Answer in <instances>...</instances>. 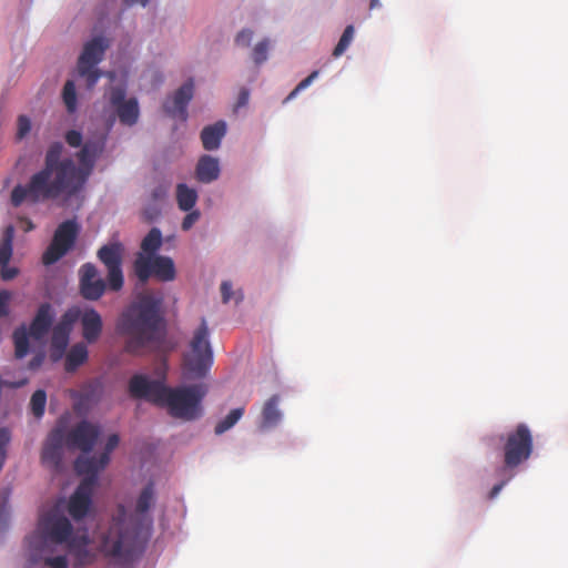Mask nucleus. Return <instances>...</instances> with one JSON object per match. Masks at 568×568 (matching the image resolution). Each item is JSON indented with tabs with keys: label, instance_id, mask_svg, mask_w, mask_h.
<instances>
[{
	"label": "nucleus",
	"instance_id": "nucleus-33",
	"mask_svg": "<svg viewBox=\"0 0 568 568\" xmlns=\"http://www.w3.org/2000/svg\"><path fill=\"white\" fill-rule=\"evenodd\" d=\"M243 414H244V407H237V408L232 409L225 416V418H223L222 420H220L216 424L215 429H214L215 434L222 435L223 433H225L226 430L232 428L242 418Z\"/></svg>",
	"mask_w": 568,
	"mask_h": 568
},
{
	"label": "nucleus",
	"instance_id": "nucleus-23",
	"mask_svg": "<svg viewBox=\"0 0 568 568\" xmlns=\"http://www.w3.org/2000/svg\"><path fill=\"white\" fill-rule=\"evenodd\" d=\"M91 540L87 530L75 534L67 544L69 551L74 556L77 566H87L94 561V555L89 550Z\"/></svg>",
	"mask_w": 568,
	"mask_h": 568
},
{
	"label": "nucleus",
	"instance_id": "nucleus-24",
	"mask_svg": "<svg viewBox=\"0 0 568 568\" xmlns=\"http://www.w3.org/2000/svg\"><path fill=\"white\" fill-rule=\"evenodd\" d=\"M225 133L226 124L224 121H217L212 125L205 126L201 132V141L203 148L207 151L219 149Z\"/></svg>",
	"mask_w": 568,
	"mask_h": 568
},
{
	"label": "nucleus",
	"instance_id": "nucleus-48",
	"mask_svg": "<svg viewBox=\"0 0 568 568\" xmlns=\"http://www.w3.org/2000/svg\"><path fill=\"white\" fill-rule=\"evenodd\" d=\"M169 192V187L160 185L152 191V199L155 201L163 200Z\"/></svg>",
	"mask_w": 568,
	"mask_h": 568
},
{
	"label": "nucleus",
	"instance_id": "nucleus-21",
	"mask_svg": "<svg viewBox=\"0 0 568 568\" xmlns=\"http://www.w3.org/2000/svg\"><path fill=\"white\" fill-rule=\"evenodd\" d=\"M54 316L52 305L47 302L42 303L30 323V336L36 341H42L52 328Z\"/></svg>",
	"mask_w": 568,
	"mask_h": 568
},
{
	"label": "nucleus",
	"instance_id": "nucleus-1",
	"mask_svg": "<svg viewBox=\"0 0 568 568\" xmlns=\"http://www.w3.org/2000/svg\"><path fill=\"white\" fill-rule=\"evenodd\" d=\"M105 144L106 134L87 140L77 153L80 163L77 165L71 158L61 159L63 144L53 142L45 152L43 168L33 173L28 183L12 189L11 204L19 207L24 202L39 204L61 196H75L84 189Z\"/></svg>",
	"mask_w": 568,
	"mask_h": 568
},
{
	"label": "nucleus",
	"instance_id": "nucleus-6",
	"mask_svg": "<svg viewBox=\"0 0 568 568\" xmlns=\"http://www.w3.org/2000/svg\"><path fill=\"white\" fill-rule=\"evenodd\" d=\"M139 531L130 530L121 518H113L101 541L102 551L110 557L130 558L139 547Z\"/></svg>",
	"mask_w": 568,
	"mask_h": 568
},
{
	"label": "nucleus",
	"instance_id": "nucleus-37",
	"mask_svg": "<svg viewBox=\"0 0 568 568\" xmlns=\"http://www.w3.org/2000/svg\"><path fill=\"white\" fill-rule=\"evenodd\" d=\"M270 45L271 42L268 39H263L254 45L252 50V59L256 65H260L267 60Z\"/></svg>",
	"mask_w": 568,
	"mask_h": 568
},
{
	"label": "nucleus",
	"instance_id": "nucleus-42",
	"mask_svg": "<svg viewBox=\"0 0 568 568\" xmlns=\"http://www.w3.org/2000/svg\"><path fill=\"white\" fill-rule=\"evenodd\" d=\"M44 565L50 568H68V559L65 556H55V557H47L44 559Z\"/></svg>",
	"mask_w": 568,
	"mask_h": 568
},
{
	"label": "nucleus",
	"instance_id": "nucleus-9",
	"mask_svg": "<svg viewBox=\"0 0 568 568\" xmlns=\"http://www.w3.org/2000/svg\"><path fill=\"white\" fill-rule=\"evenodd\" d=\"M134 273L141 283H146L151 276L162 282L175 278L173 260L163 255L144 256L139 254L134 261Z\"/></svg>",
	"mask_w": 568,
	"mask_h": 568
},
{
	"label": "nucleus",
	"instance_id": "nucleus-22",
	"mask_svg": "<svg viewBox=\"0 0 568 568\" xmlns=\"http://www.w3.org/2000/svg\"><path fill=\"white\" fill-rule=\"evenodd\" d=\"M78 321L81 323L83 339L89 344L95 343L100 338L103 329V322L99 312L93 307L81 310V315Z\"/></svg>",
	"mask_w": 568,
	"mask_h": 568
},
{
	"label": "nucleus",
	"instance_id": "nucleus-26",
	"mask_svg": "<svg viewBox=\"0 0 568 568\" xmlns=\"http://www.w3.org/2000/svg\"><path fill=\"white\" fill-rule=\"evenodd\" d=\"M278 395H273L266 400L262 410V422L260 425L261 429L265 430L273 428L280 423L282 413L278 409Z\"/></svg>",
	"mask_w": 568,
	"mask_h": 568
},
{
	"label": "nucleus",
	"instance_id": "nucleus-28",
	"mask_svg": "<svg viewBox=\"0 0 568 568\" xmlns=\"http://www.w3.org/2000/svg\"><path fill=\"white\" fill-rule=\"evenodd\" d=\"M197 200V193L194 189H190L186 184L180 183L176 186V201L182 211L193 209Z\"/></svg>",
	"mask_w": 568,
	"mask_h": 568
},
{
	"label": "nucleus",
	"instance_id": "nucleus-46",
	"mask_svg": "<svg viewBox=\"0 0 568 568\" xmlns=\"http://www.w3.org/2000/svg\"><path fill=\"white\" fill-rule=\"evenodd\" d=\"M0 275L2 280L10 281L18 275V268L17 267H10L7 265L1 266Z\"/></svg>",
	"mask_w": 568,
	"mask_h": 568
},
{
	"label": "nucleus",
	"instance_id": "nucleus-38",
	"mask_svg": "<svg viewBox=\"0 0 568 568\" xmlns=\"http://www.w3.org/2000/svg\"><path fill=\"white\" fill-rule=\"evenodd\" d=\"M320 72L317 70L311 72L308 77H306L304 80H302L295 89L286 97L284 102H287L290 100H293L301 91L306 89L311 83L318 77Z\"/></svg>",
	"mask_w": 568,
	"mask_h": 568
},
{
	"label": "nucleus",
	"instance_id": "nucleus-14",
	"mask_svg": "<svg viewBox=\"0 0 568 568\" xmlns=\"http://www.w3.org/2000/svg\"><path fill=\"white\" fill-rule=\"evenodd\" d=\"M81 315V308L78 306L69 307L60 317L59 322L52 327L51 335V349L52 354L60 357L70 339L73 325L78 322Z\"/></svg>",
	"mask_w": 568,
	"mask_h": 568
},
{
	"label": "nucleus",
	"instance_id": "nucleus-27",
	"mask_svg": "<svg viewBox=\"0 0 568 568\" xmlns=\"http://www.w3.org/2000/svg\"><path fill=\"white\" fill-rule=\"evenodd\" d=\"M88 354V347L83 342L74 344L67 354L65 371L69 373L77 371L79 366L87 362Z\"/></svg>",
	"mask_w": 568,
	"mask_h": 568
},
{
	"label": "nucleus",
	"instance_id": "nucleus-10",
	"mask_svg": "<svg viewBox=\"0 0 568 568\" xmlns=\"http://www.w3.org/2000/svg\"><path fill=\"white\" fill-rule=\"evenodd\" d=\"M39 531L44 540L57 545H67L75 536L70 520L57 508L40 517Z\"/></svg>",
	"mask_w": 568,
	"mask_h": 568
},
{
	"label": "nucleus",
	"instance_id": "nucleus-12",
	"mask_svg": "<svg viewBox=\"0 0 568 568\" xmlns=\"http://www.w3.org/2000/svg\"><path fill=\"white\" fill-rule=\"evenodd\" d=\"M84 478L70 496L68 513L74 520L83 519L92 505L93 488L98 481V475L82 474Z\"/></svg>",
	"mask_w": 568,
	"mask_h": 568
},
{
	"label": "nucleus",
	"instance_id": "nucleus-25",
	"mask_svg": "<svg viewBox=\"0 0 568 568\" xmlns=\"http://www.w3.org/2000/svg\"><path fill=\"white\" fill-rule=\"evenodd\" d=\"M196 179L202 183H211L220 175V164L217 159L211 155L200 158L196 165Z\"/></svg>",
	"mask_w": 568,
	"mask_h": 568
},
{
	"label": "nucleus",
	"instance_id": "nucleus-2",
	"mask_svg": "<svg viewBox=\"0 0 568 568\" xmlns=\"http://www.w3.org/2000/svg\"><path fill=\"white\" fill-rule=\"evenodd\" d=\"M161 293H144L122 312L116 323V332L126 337L125 351L139 354L144 348L159 347L166 329L161 314Z\"/></svg>",
	"mask_w": 568,
	"mask_h": 568
},
{
	"label": "nucleus",
	"instance_id": "nucleus-4",
	"mask_svg": "<svg viewBox=\"0 0 568 568\" xmlns=\"http://www.w3.org/2000/svg\"><path fill=\"white\" fill-rule=\"evenodd\" d=\"M504 440V466L500 471L515 470L530 458L534 449L532 434L526 424H518L515 429L500 437Z\"/></svg>",
	"mask_w": 568,
	"mask_h": 568
},
{
	"label": "nucleus",
	"instance_id": "nucleus-44",
	"mask_svg": "<svg viewBox=\"0 0 568 568\" xmlns=\"http://www.w3.org/2000/svg\"><path fill=\"white\" fill-rule=\"evenodd\" d=\"M65 142L71 148H79L82 144V134L77 130H70L65 133Z\"/></svg>",
	"mask_w": 568,
	"mask_h": 568
},
{
	"label": "nucleus",
	"instance_id": "nucleus-20",
	"mask_svg": "<svg viewBox=\"0 0 568 568\" xmlns=\"http://www.w3.org/2000/svg\"><path fill=\"white\" fill-rule=\"evenodd\" d=\"M63 444H65L63 430L61 428L53 429L42 448V463L50 467L58 468L62 460Z\"/></svg>",
	"mask_w": 568,
	"mask_h": 568
},
{
	"label": "nucleus",
	"instance_id": "nucleus-30",
	"mask_svg": "<svg viewBox=\"0 0 568 568\" xmlns=\"http://www.w3.org/2000/svg\"><path fill=\"white\" fill-rule=\"evenodd\" d=\"M162 245V233L158 227H152L141 242V250L144 256H155V252Z\"/></svg>",
	"mask_w": 568,
	"mask_h": 568
},
{
	"label": "nucleus",
	"instance_id": "nucleus-51",
	"mask_svg": "<svg viewBox=\"0 0 568 568\" xmlns=\"http://www.w3.org/2000/svg\"><path fill=\"white\" fill-rule=\"evenodd\" d=\"M42 362V357L40 356H37L34 357L30 363H29V368L30 369H36Z\"/></svg>",
	"mask_w": 568,
	"mask_h": 568
},
{
	"label": "nucleus",
	"instance_id": "nucleus-50",
	"mask_svg": "<svg viewBox=\"0 0 568 568\" xmlns=\"http://www.w3.org/2000/svg\"><path fill=\"white\" fill-rule=\"evenodd\" d=\"M20 221L24 224V232H30L36 227L33 222L28 217H22Z\"/></svg>",
	"mask_w": 568,
	"mask_h": 568
},
{
	"label": "nucleus",
	"instance_id": "nucleus-39",
	"mask_svg": "<svg viewBox=\"0 0 568 568\" xmlns=\"http://www.w3.org/2000/svg\"><path fill=\"white\" fill-rule=\"evenodd\" d=\"M500 474L505 475L506 478L503 479L500 483L496 484L489 491L488 494V498L489 499H494L498 496V494L501 491V489L505 487V485L515 476V471L513 470H506V471H500Z\"/></svg>",
	"mask_w": 568,
	"mask_h": 568
},
{
	"label": "nucleus",
	"instance_id": "nucleus-49",
	"mask_svg": "<svg viewBox=\"0 0 568 568\" xmlns=\"http://www.w3.org/2000/svg\"><path fill=\"white\" fill-rule=\"evenodd\" d=\"M250 98V91L245 88L241 89L236 102L237 108H242L247 104Z\"/></svg>",
	"mask_w": 568,
	"mask_h": 568
},
{
	"label": "nucleus",
	"instance_id": "nucleus-11",
	"mask_svg": "<svg viewBox=\"0 0 568 568\" xmlns=\"http://www.w3.org/2000/svg\"><path fill=\"white\" fill-rule=\"evenodd\" d=\"M122 252L123 247L120 243L103 245L98 251L99 260L108 268V285L113 292H118L123 287L124 278L122 272Z\"/></svg>",
	"mask_w": 568,
	"mask_h": 568
},
{
	"label": "nucleus",
	"instance_id": "nucleus-31",
	"mask_svg": "<svg viewBox=\"0 0 568 568\" xmlns=\"http://www.w3.org/2000/svg\"><path fill=\"white\" fill-rule=\"evenodd\" d=\"M30 331L24 325L17 327L12 334L14 354L17 358H23L29 352Z\"/></svg>",
	"mask_w": 568,
	"mask_h": 568
},
{
	"label": "nucleus",
	"instance_id": "nucleus-47",
	"mask_svg": "<svg viewBox=\"0 0 568 568\" xmlns=\"http://www.w3.org/2000/svg\"><path fill=\"white\" fill-rule=\"evenodd\" d=\"M221 294L223 303H229L232 297V284L230 282H223L221 284Z\"/></svg>",
	"mask_w": 568,
	"mask_h": 568
},
{
	"label": "nucleus",
	"instance_id": "nucleus-53",
	"mask_svg": "<svg viewBox=\"0 0 568 568\" xmlns=\"http://www.w3.org/2000/svg\"><path fill=\"white\" fill-rule=\"evenodd\" d=\"M381 6L379 0H371L369 1V9H375Z\"/></svg>",
	"mask_w": 568,
	"mask_h": 568
},
{
	"label": "nucleus",
	"instance_id": "nucleus-40",
	"mask_svg": "<svg viewBox=\"0 0 568 568\" xmlns=\"http://www.w3.org/2000/svg\"><path fill=\"white\" fill-rule=\"evenodd\" d=\"M31 130V121L27 115H20L18 118V131L17 138L23 139Z\"/></svg>",
	"mask_w": 568,
	"mask_h": 568
},
{
	"label": "nucleus",
	"instance_id": "nucleus-32",
	"mask_svg": "<svg viewBox=\"0 0 568 568\" xmlns=\"http://www.w3.org/2000/svg\"><path fill=\"white\" fill-rule=\"evenodd\" d=\"M154 503V487L153 484H148L142 491L140 493L136 505L135 513L139 515L145 514Z\"/></svg>",
	"mask_w": 568,
	"mask_h": 568
},
{
	"label": "nucleus",
	"instance_id": "nucleus-35",
	"mask_svg": "<svg viewBox=\"0 0 568 568\" xmlns=\"http://www.w3.org/2000/svg\"><path fill=\"white\" fill-rule=\"evenodd\" d=\"M354 33H355V29L352 24H349L345 28L342 37L339 38L338 43L336 44V47L333 50L334 58L341 57L347 50V48L349 47V44L353 41Z\"/></svg>",
	"mask_w": 568,
	"mask_h": 568
},
{
	"label": "nucleus",
	"instance_id": "nucleus-45",
	"mask_svg": "<svg viewBox=\"0 0 568 568\" xmlns=\"http://www.w3.org/2000/svg\"><path fill=\"white\" fill-rule=\"evenodd\" d=\"M200 213L197 211L190 212L185 215V217L182 221V230L187 231L190 230L194 223L199 220Z\"/></svg>",
	"mask_w": 568,
	"mask_h": 568
},
{
	"label": "nucleus",
	"instance_id": "nucleus-15",
	"mask_svg": "<svg viewBox=\"0 0 568 568\" xmlns=\"http://www.w3.org/2000/svg\"><path fill=\"white\" fill-rule=\"evenodd\" d=\"M125 95L126 92L123 88L114 87L110 90L109 101L120 123L132 126L139 120V104L135 98L125 99Z\"/></svg>",
	"mask_w": 568,
	"mask_h": 568
},
{
	"label": "nucleus",
	"instance_id": "nucleus-8",
	"mask_svg": "<svg viewBox=\"0 0 568 568\" xmlns=\"http://www.w3.org/2000/svg\"><path fill=\"white\" fill-rule=\"evenodd\" d=\"M80 225L73 220H67L57 227L50 245L42 255L44 265H52L63 257L74 245Z\"/></svg>",
	"mask_w": 568,
	"mask_h": 568
},
{
	"label": "nucleus",
	"instance_id": "nucleus-34",
	"mask_svg": "<svg viewBox=\"0 0 568 568\" xmlns=\"http://www.w3.org/2000/svg\"><path fill=\"white\" fill-rule=\"evenodd\" d=\"M62 99L69 113L77 110V91L73 81L68 80L62 90Z\"/></svg>",
	"mask_w": 568,
	"mask_h": 568
},
{
	"label": "nucleus",
	"instance_id": "nucleus-41",
	"mask_svg": "<svg viewBox=\"0 0 568 568\" xmlns=\"http://www.w3.org/2000/svg\"><path fill=\"white\" fill-rule=\"evenodd\" d=\"M253 39V31L251 29L241 30L235 37V44L239 47L247 48Z\"/></svg>",
	"mask_w": 568,
	"mask_h": 568
},
{
	"label": "nucleus",
	"instance_id": "nucleus-36",
	"mask_svg": "<svg viewBox=\"0 0 568 568\" xmlns=\"http://www.w3.org/2000/svg\"><path fill=\"white\" fill-rule=\"evenodd\" d=\"M47 402V394L42 389L36 390L30 400L31 412L36 417H41L44 414Z\"/></svg>",
	"mask_w": 568,
	"mask_h": 568
},
{
	"label": "nucleus",
	"instance_id": "nucleus-3",
	"mask_svg": "<svg viewBox=\"0 0 568 568\" xmlns=\"http://www.w3.org/2000/svg\"><path fill=\"white\" fill-rule=\"evenodd\" d=\"M206 393L207 387L203 384L165 386L160 406L165 407L174 418L186 422L195 420L203 414L202 400Z\"/></svg>",
	"mask_w": 568,
	"mask_h": 568
},
{
	"label": "nucleus",
	"instance_id": "nucleus-17",
	"mask_svg": "<svg viewBox=\"0 0 568 568\" xmlns=\"http://www.w3.org/2000/svg\"><path fill=\"white\" fill-rule=\"evenodd\" d=\"M194 93V83L192 79H189L183 83L173 94L163 103L164 112L173 118L179 119L182 122L187 120V104L192 100Z\"/></svg>",
	"mask_w": 568,
	"mask_h": 568
},
{
	"label": "nucleus",
	"instance_id": "nucleus-19",
	"mask_svg": "<svg viewBox=\"0 0 568 568\" xmlns=\"http://www.w3.org/2000/svg\"><path fill=\"white\" fill-rule=\"evenodd\" d=\"M80 293L88 301L99 300L105 292V282L98 276V270L92 263L83 264L79 270Z\"/></svg>",
	"mask_w": 568,
	"mask_h": 568
},
{
	"label": "nucleus",
	"instance_id": "nucleus-7",
	"mask_svg": "<svg viewBox=\"0 0 568 568\" xmlns=\"http://www.w3.org/2000/svg\"><path fill=\"white\" fill-rule=\"evenodd\" d=\"M108 48L109 43L102 37L93 38L83 47L78 59V72L80 77L85 78L88 89H92L101 77L97 65L103 59Z\"/></svg>",
	"mask_w": 568,
	"mask_h": 568
},
{
	"label": "nucleus",
	"instance_id": "nucleus-5",
	"mask_svg": "<svg viewBox=\"0 0 568 568\" xmlns=\"http://www.w3.org/2000/svg\"><path fill=\"white\" fill-rule=\"evenodd\" d=\"M213 364V352L209 342V327L205 318L194 331L190 351L184 355V366L193 377H203Z\"/></svg>",
	"mask_w": 568,
	"mask_h": 568
},
{
	"label": "nucleus",
	"instance_id": "nucleus-16",
	"mask_svg": "<svg viewBox=\"0 0 568 568\" xmlns=\"http://www.w3.org/2000/svg\"><path fill=\"white\" fill-rule=\"evenodd\" d=\"M120 443V437L112 434L108 437L103 453L97 456H79L74 462V470L78 474L98 475L110 462V454Z\"/></svg>",
	"mask_w": 568,
	"mask_h": 568
},
{
	"label": "nucleus",
	"instance_id": "nucleus-18",
	"mask_svg": "<svg viewBox=\"0 0 568 568\" xmlns=\"http://www.w3.org/2000/svg\"><path fill=\"white\" fill-rule=\"evenodd\" d=\"M165 385L151 381L145 375H133L129 382V393L133 398H143L160 406Z\"/></svg>",
	"mask_w": 568,
	"mask_h": 568
},
{
	"label": "nucleus",
	"instance_id": "nucleus-13",
	"mask_svg": "<svg viewBox=\"0 0 568 568\" xmlns=\"http://www.w3.org/2000/svg\"><path fill=\"white\" fill-rule=\"evenodd\" d=\"M101 428L98 424L88 420H81L72 427L65 436V445L70 449H79L87 456L92 452L99 437Z\"/></svg>",
	"mask_w": 568,
	"mask_h": 568
},
{
	"label": "nucleus",
	"instance_id": "nucleus-29",
	"mask_svg": "<svg viewBox=\"0 0 568 568\" xmlns=\"http://www.w3.org/2000/svg\"><path fill=\"white\" fill-rule=\"evenodd\" d=\"M13 239L14 227L13 225H8L3 230L0 240V266L7 265L12 256Z\"/></svg>",
	"mask_w": 568,
	"mask_h": 568
},
{
	"label": "nucleus",
	"instance_id": "nucleus-43",
	"mask_svg": "<svg viewBox=\"0 0 568 568\" xmlns=\"http://www.w3.org/2000/svg\"><path fill=\"white\" fill-rule=\"evenodd\" d=\"M11 301V293L8 291H0V318L9 314V304Z\"/></svg>",
	"mask_w": 568,
	"mask_h": 568
},
{
	"label": "nucleus",
	"instance_id": "nucleus-52",
	"mask_svg": "<svg viewBox=\"0 0 568 568\" xmlns=\"http://www.w3.org/2000/svg\"><path fill=\"white\" fill-rule=\"evenodd\" d=\"M149 0H124V3L126 6H132V4H141V6H145L148 3Z\"/></svg>",
	"mask_w": 568,
	"mask_h": 568
}]
</instances>
